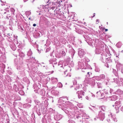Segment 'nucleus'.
I'll use <instances>...</instances> for the list:
<instances>
[{
	"label": "nucleus",
	"mask_w": 123,
	"mask_h": 123,
	"mask_svg": "<svg viewBox=\"0 0 123 123\" xmlns=\"http://www.w3.org/2000/svg\"><path fill=\"white\" fill-rule=\"evenodd\" d=\"M100 111L99 112L98 118L100 120L103 121L105 118V114L104 112L105 111V106H102L99 107Z\"/></svg>",
	"instance_id": "1"
},
{
	"label": "nucleus",
	"mask_w": 123,
	"mask_h": 123,
	"mask_svg": "<svg viewBox=\"0 0 123 123\" xmlns=\"http://www.w3.org/2000/svg\"><path fill=\"white\" fill-rule=\"evenodd\" d=\"M83 84L86 86H87L88 84H90L92 86H93L95 84V82L92 81L91 79L87 78H86L84 81H83Z\"/></svg>",
	"instance_id": "2"
},
{
	"label": "nucleus",
	"mask_w": 123,
	"mask_h": 123,
	"mask_svg": "<svg viewBox=\"0 0 123 123\" xmlns=\"http://www.w3.org/2000/svg\"><path fill=\"white\" fill-rule=\"evenodd\" d=\"M104 47V45L102 44L96 46L95 51V53L96 54H100L103 51Z\"/></svg>",
	"instance_id": "3"
},
{
	"label": "nucleus",
	"mask_w": 123,
	"mask_h": 123,
	"mask_svg": "<svg viewBox=\"0 0 123 123\" xmlns=\"http://www.w3.org/2000/svg\"><path fill=\"white\" fill-rule=\"evenodd\" d=\"M15 64L16 66V68L18 70H21L23 69V62L22 61L18 62L17 64L15 63Z\"/></svg>",
	"instance_id": "4"
},
{
	"label": "nucleus",
	"mask_w": 123,
	"mask_h": 123,
	"mask_svg": "<svg viewBox=\"0 0 123 123\" xmlns=\"http://www.w3.org/2000/svg\"><path fill=\"white\" fill-rule=\"evenodd\" d=\"M109 90L104 89L103 90L101 91V97L102 98H101L102 99L104 98L105 95L107 96L109 95Z\"/></svg>",
	"instance_id": "5"
},
{
	"label": "nucleus",
	"mask_w": 123,
	"mask_h": 123,
	"mask_svg": "<svg viewBox=\"0 0 123 123\" xmlns=\"http://www.w3.org/2000/svg\"><path fill=\"white\" fill-rule=\"evenodd\" d=\"M120 81L117 78H114V82L119 86H123V78H120Z\"/></svg>",
	"instance_id": "6"
},
{
	"label": "nucleus",
	"mask_w": 123,
	"mask_h": 123,
	"mask_svg": "<svg viewBox=\"0 0 123 123\" xmlns=\"http://www.w3.org/2000/svg\"><path fill=\"white\" fill-rule=\"evenodd\" d=\"M100 57V60L102 62L104 63L106 62L107 59H108V58L107 56V54L105 53H102L101 54Z\"/></svg>",
	"instance_id": "7"
},
{
	"label": "nucleus",
	"mask_w": 123,
	"mask_h": 123,
	"mask_svg": "<svg viewBox=\"0 0 123 123\" xmlns=\"http://www.w3.org/2000/svg\"><path fill=\"white\" fill-rule=\"evenodd\" d=\"M78 98L82 100L84 97L85 92L83 91H78L77 92Z\"/></svg>",
	"instance_id": "8"
},
{
	"label": "nucleus",
	"mask_w": 123,
	"mask_h": 123,
	"mask_svg": "<svg viewBox=\"0 0 123 123\" xmlns=\"http://www.w3.org/2000/svg\"><path fill=\"white\" fill-rule=\"evenodd\" d=\"M116 67L118 71H120L123 74V65L118 62L116 65Z\"/></svg>",
	"instance_id": "9"
},
{
	"label": "nucleus",
	"mask_w": 123,
	"mask_h": 123,
	"mask_svg": "<svg viewBox=\"0 0 123 123\" xmlns=\"http://www.w3.org/2000/svg\"><path fill=\"white\" fill-rule=\"evenodd\" d=\"M62 110L67 114L70 115L72 116V110L70 108H63Z\"/></svg>",
	"instance_id": "10"
},
{
	"label": "nucleus",
	"mask_w": 123,
	"mask_h": 123,
	"mask_svg": "<svg viewBox=\"0 0 123 123\" xmlns=\"http://www.w3.org/2000/svg\"><path fill=\"white\" fill-rule=\"evenodd\" d=\"M68 100V98L66 97H62L58 99V102L59 103L64 104Z\"/></svg>",
	"instance_id": "11"
},
{
	"label": "nucleus",
	"mask_w": 123,
	"mask_h": 123,
	"mask_svg": "<svg viewBox=\"0 0 123 123\" xmlns=\"http://www.w3.org/2000/svg\"><path fill=\"white\" fill-rule=\"evenodd\" d=\"M85 54V53L84 50L81 48L78 49V54L80 58L82 57Z\"/></svg>",
	"instance_id": "12"
},
{
	"label": "nucleus",
	"mask_w": 123,
	"mask_h": 123,
	"mask_svg": "<svg viewBox=\"0 0 123 123\" xmlns=\"http://www.w3.org/2000/svg\"><path fill=\"white\" fill-rule=\"evenodd\" d=\"M12 40H10L9 41L10 42V46L11 48L13 50H15L16 48V46L15 44L12 42H11Z\"/></svg>",
	"instance_id": "13"
},
{
	"label": "nucleus",
	"mask_w": 123,
	"mask_h": 123,
	"mask_svg": "<svg viewBox=\"0 0 123 123\" xmlns=\"http://www.w3.org/2000/svg\"><path fill=\"white\" fill-rule=\"evenodd\" d=\"M49 64H52L53 65L54 68L55 66L57 65V63L56 62H55L56 61V59H51L49 60Z\"/></svg>",
	"instance_id": "14"
},
{
	"label": "nucleus",
	"mask_w": 123,
	"mask_h": 123,
	"mask_svg": "<svg viewBox=\"0 0 123 123\" xmlns=\"http://www.w3.org/2000/svg\"><path fill=\"white\" fill-rule=\"evenodd\" d=\"M62 118V115L58 113L57 115L54 116V119L56 120H59Z\"/></svg>",
	"instance_id": "15"
},
{
	"label": "nucleus",
	"mask_w": 123,
	"mask_h": 123,
	"mask_svg": "<svg viewBox=\"0 0 123 123\" xmlns=\"http://www.w3.org/2000/svg\"><path fill=\"white\" fill-rule=\"evenodd\" d=\"M78 66L80 68H83L84 67V63L82 62H78Z\"/></svg>",
	"instance_id": "16"
},
{
	"label": "nucleus",
	"mask_w": 123,
	"mask_h": 123,
	"mask_svg": "<svg viewBox=\"0 0 123 123\" xmlns=\"http://www.w3.org/2000/svg\"><path fill=\"white\" fill-rule=\"evenodd\" d=\"M32 54V53L31 50V49H30L29 51H28V53L27 54V56H28L29 57L28 59H35L34 58H33V57L31 56V55Z\"/></svg>",
	"instance_id": "17"
},
{
	"label": "nucleus",
	"mask_w": 123,
	"mask_h": 123,
	"mask_svg": "<svg viewBox=\"0 0 123 123\" xmlns=\"http://www.w3.org/2000/svg\"><path fill=\"white\" fill-rule=\"evenodd\" d=\"M95 80H100V76H94L91 78V80L92 81H95Z\"/></svg>",
	"instance_id": "18"
},
{
	"label": "nucleus",
	"mask_w": 123,
	"mask_h": 123,
	"mask_svg": "<svg viewBox=\"0 0 123 123\" xmlns=\"http://www.w3.org/2000/svg\"><path fill=\"white\" fill-rule=\"evenodd\" d=\"M115 94H116L118 95H121L123 94V91L121 90L120 89H118L117 91L115 92Z\"/></svg>",
	"instance_id": "19"
},
{
	"label": "nucleus",
	"mask_w": 123,
	"mask_h": 123,
	"mask_svg": "<svg viewBox=\"0 0 123 123\" xmlns=\"http://www.w3.org/2000/svg\"><path fill=\"white\" fill-rule=\"evenodd\" d=\"M47 120V121H48L49 123H53L52 121L51 116L50 115L48 114V115Z\"/></svg>",
	"instance_id": "20"
},
{
	"label": "nucleus",
	"mask_w": 123,
	"mask_h": 123,
	"mask_svg": "<svg viewBox=\"0 0 123 123\" xmlns=\"http://www.w3.org/2000/svg\"><path fill=\"white\" fill-rule=\"evenodd\" d=\"M117 96L116 95H113L111 97H110V99L111 101H115L117 99Z\"/></svg>",
	"instance_id": "21"
},
{
	"label": "nucleus",
	"mask_w": 123,
	"mask_h": 123,
	"mask_svg": "<svg viewBox=\"0 0 123 123\" xmlns=\"http://www.w3.org/2000/svg\"><path fill=\"white\" fill-rule=\"evenodd\" d=\"M25 55V54L22 52H19V56H20L21 58L20 59L21 61H22V58L23 57H24Z\"/></svg>",
	"instance_id": "22"
},
{
	"label": "nucleus",
	"mask_w": 123,
	"mask_h": 123,
	"mask_svg": "<svg viewBox=\"0 0 123 123\" xmlns=\"http://www.w3.org/2000/svg\"><path fill=\"white\" fill-rule=\"evenodd\" d=\"M1 61L3 62H5L6 61V57L3 55H1L0 58Z\"/></svg>",
	"instance_id": "23"
},
{
	"label": "nucleus",
	"mask_w": 123,
	"mask_h": 123,
	"mask_svg": "<svg viewBox=\"0 0 123 123\" xmlns=\"http://www.w3.org/2000/svg\"><path fill=\"white\" fill-rule=\"evenodd\" d=\"M50 80L52 81V82L53 83L57 82L58 80L57 78H55L54 77L51 78L50 79Z\"/></svg>",
	"instance_id": "24"
},
{
	"label": "nucleus",
	"mask_w": 123,
	"mask_h": 123,
	"mask_svg": "<svg viewBox=\"0 0 123 123\" xmlns=\"http://www.w3.org/2000/svg\"><path fill=\"white\" fill-rule=\"evenodd\" d=\"M85 68L89 69H92V68L91 66L87 63H85Z\"/></svg>",
	"instance_id": "25"
},
{
	"label": "nucleus",
	"mask_w": 123,
	"mask_h": 123,
	"mask_svg": "<svg viewBox=\"0 0 123 123\" xmlns=\"http://www.w3.org/2000/svg\"><path fill=\"white\" fill-rule=\"evenodd\" d=\"M83 36L85 39L88 40H90L91 39V38L89 36L87 35H84Z\"/></svg>",
	"instance_id": "26"
},
{
	"label": "nucleus",
	"mask_w": 123,
	"mask_h": 123,
	"mask_svg": "<svg viewBox=\"0 0 123 123\" xmlns=\"http://www.w3.org/2000/svg\"><path fill=\"white\" fill-rule=\"evenodd\" d=\"M100 80H104L105 79V76L104 74H100L99 75Z\"/></svg>",
	"instance_id": "27"
},
{
	"label": "nucleus",
	"mask_w": 123,
	"mask_h": 123,
	"mask_svg": "<svg viewBox=\"0 0 123 123\" xmlns=\"http://www.w3.org/2000/svg\"><path fill=\"white\" fill-rule=\"evenodd\" d=\"M112 106L113 107H115V109L116 111V112L117 113H118L119 111V108H118V107L117 106H117L115 105V104L114 105H112Z\"/></svg>",
	"instance_id": "28"
},
{
	"label": "nucleus",
	"mask_w": 123,
	"mask_h": 123,
	"mask_svg": "<svg viewBox=\"0 0 123 123\" xmlns=\"http://www.w3.org/2000/svg\"><path fill=\"white\" fill-rule=\"evenodd\" d=\"M76 31L77 33L81 34H83V31L82 30L80 29L77 30Z\"/></svg>",
	"instance_id": "29"
},
{
	"label": "nucleus",
	"mask_w": 123,
	"mask_h": 123,
	"mask_svg": "<svg viewBox=\"0 0 123 123\" xmlns=\"http://www.w3.org/2000/svg\"><path fill=\"white\" fill-rule=\"evenodd\" d=\"M101 92H100V90H99L96 93V96L98 97H101Z\"/></svg>",
	"instance_id": "30"
},
{
	"label": "nucleus",
	"mask_w": 123,
	"mask_h": 123,
	"mask_svg": "<svg viewBox=\"0 0 123 123\" xmlns=\"http://www.w3.org/2000/svg\"><path fill=\"white\" fill-rule=\"evenodd\" d=\"M80 111L83 116L84 117H85L86 116L85 111L83 110H81Z\"/></svg>",
	"instance_id": "31"
},
{
	"label": "nucleus",
	"mask_w": 123,
	"mask_h": 123,
	"mask_svg": "<svg viewBox=\"0 0 123 123\" xmlns=\"http://www.w3.org/2000/svg\"><path fill=\"white\" fill-rule=\"evenodd\" d=\"M97 86L98 88H99L100 89H101L102 87V84L99 82L97 83Z\"/></svg>",
	"instance_id": "32"
},
{
	"label": "nucleus",
	"mask_w": 123,
	"mask_h": 123,
	"mask_svg": "<svg viewBox=\"0 0 123 123\" xmlns=\"http://www.w3.org/2000/svg\"><path fill=\"white\" fill-rule=\"evenodd\" d=\"M89 60L86 57H85L83 59V61L84 62H85V63H86V62H89Z\"/></svg>",
	"instance_id": "33"
},
{
	"label": "nucleus",
	"mask_w": 123,
	"mask_h": 123,
	"mask_svg": "<svg viewBox=\"0 0 123 123\" xmlns=\"http://www.w3.org/2000/svg\"><path fill=\"white\" fill-rule=\"evenodd\" d=\"M72 117H74L75 118H77V119H78L80 118V116H79L78 115H74V114H72Z\"/></svg>",
	"instance_id": "34"
},
{
	"label": "nucleus",
	"mask_w": 123,
	"mask_h": 123,
	"mask_svg": "<svg viewBox=\"0 0 123 123\" xmlns=\"http://www.w3.org/2000/svg\"><path fill=\"white\" fill-rule=\"evenodd\" d=\"M115 105L117 106L118 105L120 106L121 105V103L119 101H116L115 103Z\"/></svg>",
	"instance_id": "35"
},
{
	"label": "nucleus",
	"mask_w": 123,
	"mask_h": 123,
	"mask_svg": "<svg viewBox=\"0 0 123 123\" xmlns=\"http://www.w3.org/2000/svg\"><path fill=\"white\" fill-rule=\"evenodd\" d=\"M92 73L91 72H88L87 73V74L86 75V76L87 78L88 77H89L90 78V77H92Z\"/></svg>",
	"instance_id": "36"
},
{
	"label": "nucleus",
	"mask_w": 123,
	"mask_h": 123,
	"mask_svg": "<svg viewBox=\"0 0 123 123\" xmlns=\"http://www.w3.org/2000/svg\"><path fill=\"white\" fill-rule=\"evenodd\" d=\"M95 71L96 72H99L100 70V69L98 66H96L95 69Z\"/></svg>",
	"instance_id": "37"
},
{
	"label": "nucleus",
	"mask_w": 123,
	"mask_h": 123,
	"mask_svg": "<svg viewBox=\"0 0 123 123\" xmlns=\"http://www.w3.org/2000/svg\"><path fill=\"white\" fill-rule=\"evenodd\" d=\"M122 45V43L120 42H119L116 45L118 48H120L121 47Z\"/></svg>",
	"instance_id": "38"
},
{
	"label": "nucleus",
	"mask_w": 123,
	"mask_h": 123,
	"mask_svg": "<svg viewBox=\"0 0 123 123\" xmlns=\"http://www.w3.org/2000/svg\"><path fill=\"white\" fill-rule=\"evenodd\" d=\"M53 93L55 96H57L59 94V92L57 91H53Z\"/></svg>",
	"instance_id": "39"
},
{
	"label": "nucleus",
	"mask_w": 123,
	"mask_h": 123,
	"mask_svg": "<svg viewBox=\"0 0 123 123\" xmlns=\"http://www.w3.org/2000/svg\"><path fill=\"white\" fill-rule=\"evenodd\" d=\"M14 89L15 91L16 92L18 91L19 90L18 87H17L16 85H15L14 86Z\"/></svg>",
	"instance_id": "40"
},
{
	"label": "nucleus",
	"mask_w": 123,
	"mask_h": 123,
	"mask_svg": "<svg viewBox=\"0 0 123 123\" xmlns=\"http://www.w3.org/2000/svg\"><path fill=\"white\" fill-rule=\"evenodd\" d=\"M27 102L31 103V100L30 98H27L26 100Z\"/></svg>",
	"instance_id": "41"
},
{
	"label": "nucleus",
	"mask_w": 123,
	"mask_h": 123,
	"mask_svg": "<svg viewBox=\"0 0 123 123\" xmlns=\"http://www.w3.org/2000/svg\"><path fill=\"white\" fill-rule=\"evenodd\" d=\"M109 90V93L110 95H111V94L112 93H113L115 94V92H114V90L110 88V89Z\"/></svg>",
	"instance_id": "42"
},
{
	"label": "nucleus",
	"mask_w": 123,
	"mask_h": 123,
	"mask_svg": "<svg viewBox=\"0 0 123 123\" xmlns=\"http://www.w3.org/2000/svg\"><path fill=\"white\" fill-rule=\"evenodd\" d=\"M5 22L4 21H0V29L1 27L3 26L4 25Z\"/></svg>",
	"instance_id": "43"
},
{
	"label": "nucleus",
	"mask_w": 123,
	"mask_h": 123,
	"mask_svg": "<svg viewBox=\"0 0 123 123\" xmlns=\"http://www.w3.org/2000/svg\"><path fill=\"white\" fill-rule=\"evenodd\" d=\"M112 60L110 58H108V59H107L106 61V62L108 63H112Z\"/></svg>",
	"instance_id": "44"
},
{
	"label": "nucleus",
	"mask_w": 123,
	"mask_h": 123,
	"mask_svg": "<svg viewBox=\"0 0 123 123\" xmlns=\"http://www.w3.org/2000/svg\"><path fill=\"white\" fill-rule=\"evenodd\" d=\"M111 117L112 118V119L114 121H117V119L116 117L114 116H113V115H112L111 114Z\"/></svg>",
	"instance_id": "45"
},
{
	"label": "nucleus",
	"mask_w": 123,
	"mask_h": 123,
	"mask_svg": "<svg viewBox=\"0 0 123 123\" xmlns=\"http://www.w3.org/2000/svg\"><path fill=\"white\" fill-rule=\"evenodd\" d=\"M18 93L21 95H23L24 94V92L22 90H20Z\"/></svg>",
	"instance_id": "46"
},
{
	"label": "nucleus",
	"mask_w": 123,
	"mask_h": 123,
	"mask_svg": "<svg viewBox=\"0 0 123 123\" xmlns=\"http://www.w3.org/2000/svg\"><path fill=\"white\" fill-rule=\"evenodd\" d=\"M25 13L26 16H29L31 14V13L30 11H26L25 12Z\"/></svg>",
	"instance_id": "47"
},
{
	"label": "nucleus",
	"mask_w": 123,
	"mask_h": 123,
	"mask_svg": "<svg viewBox=\"0 0 123 123\" xmlns=\"http://www.w3.org/2000/svg\"><path fill=\"white\" fill-rule=\"evenodd\" d=\"M57 86L59 87H62V85L61 82H59L57 84Z\"/></svg>",
	"instance_id": "48"
},
{
	"label": "nucleus",
	"mask_w": 123,
	"mask_h": 123,
	"mask_svg": "<svg viewBox=\"0 0 123 123\" xmlns=\"http://www.w3.org/2000/svg\"><path fill=\"white\" fill-rule=\"evenodd\" d=\"M10 11L11 12V14H14L15 12V10L13 8H11L10 10Z\"/></svg>",
	"instance_id": "49"
},
{
	"label": "nucleus",
	"mask_w": 123,
	"mask_h": 123,
	"mask_svg": "<svg viewBox=\"0 0 123 123\" xmlns=\"http://www.w3.org/2000/svg\"><path fill=\"white\" fill-rule=\"evenodd\" d=\"M0 13H2V14H3L6 13V12L5 10H1L0 11Z\"/></svg>",
	"instance_id": "50"
},
{
	"label": "nucleus",
	"mask_w": 123,
	"mask_h": 123,
	"mask_svg": "<svg viewBox=\"0 0 123 123\" xmlns=\"http://www.w3.org/2000/svg\"><path fill=\"white\" fill-rule=\"evenodd\" d=\"M73 85L74 86L76 84L77 82L76 80H75V79H74V80H73Z\"/></svg>",
	"instance_id": "51"
},
{
	"label": "nucleus",
	"mask_w": 123,
	"mask_h": 123,
	"mask_svg": "<svg viewBox=\"0 0 123 123\" xmlns=\"http://www.w3.org/2000/svg\"><path fill=\"white\" fill-rule=\"evenodd\" d=\"M12 19H10L9 21V25L12 26V24H13V22L12 21Z\"/></svg>",
	"instance_id": "52"
},
{
	"label": "nucleus",
	"mask_w": 123,
	"mask_h": 123,
	"mask_svg": "<svg viewBox=\"0 0 123 123\" xmlns=\"http://www.w3.org/2000/svg\"><path fill=\"white\" fill-rule=\"evenodd\" d=\"M34 101L35 103L37 105L40 103V101L38 100H36Z\"/></svg>",
	"instance_id": "53"
},
{
	"label": "nucleus",
	"mask_w": 123,
	"mask_h": 123,
	"mask_svg": "<svg viewBox=\"0 0 123 123\" xmlns=\"http://www.w3.org/2000/svg\"><path fill=\"white\" fill-rule=\"evenodd\" d=\"M69 123H75V122L74 121L71 119L69 120Z\"/></svg>",
	"instance_id": "54"
},
{
	"label": "nucleus",
	"mask_w": 123,
	"mask_h": 123,
	"mask_svg": "<svg viewBox=\"0 0 123 123\" xmlns=\"http://www.w3.org/2000/svg\"><path fill=\"white\" fill-rule=\"evenodd\" d=\"M76 85V88H74V89L76 90H77V89H79L80 88V86L78 84L77 85Z\"/></svg>",
	"instance_id": "55"
},
{
	"label": "nucleus",
	"mask_w": 123,
	"mask_h": 123,
	"mask_svg": "<svg viewBox=\"0 0 123 123\" xmlns=\"http://www.w3.org/2000/svg\"><path fill=\"white\" fill-rule=\"evenodd\" d=\"M25 106H26L27 108H29L31 106V105L29 104H25Z\"/></svg>",
	"instance_id": "56"
},
{
	"label": "nucleus",
	"mask_w": 123,
	"mask_h": 123,
	"mask_svg": "<svg viewBox=\"0 0 123 123\" xmlns=\"http://www.w3.org/2000/svg\"><path fill=\"white\" fill-rule=\"evenodd\" d=\"M48 0V1H46V2H47V4L49 5V4H51V1L50 0Z\"/></svg>",
	"instance_id": "57"
},
{
	"label": "nucleus",
	"mask_w": 123,
	"mask_h": 123,
	"mask_svg": "<svg viewBox=\"0 0 123 123\" xmlns=\"http://www.w3.org/2000/svg\"><path fill=\"white\" fill-rule=\"evenodd\" d=\"M86 98L88 100H90V96L88 97V96H87L86 97Z\"/></svg>",
	"instance_id": "58"
},
{
	"label": "nucleus",
	"mask_w": 123,
	"mask_h": 123,
	"mask_svg": "<svg viewBox=\"0 0 123 123\" xmlns=\"http://www.w3.org/2000/svg\"><path fill=\"white\" fill-rule=\"evenodd\" d=\"M10 16H9L8 15H7V16H6V18L5 17V18H6L7 19H9V17H10Z\"/></svg>",
	"instance_id": "59"
},
{
	"label": "nucleus",
	"mask_w": 123,
	"mask_h": 123,
	"mask_svg": "<svg viewBox=\"0 0 123 123\" xmlns=\"http://www.w3.org/2000/svg\"><path fill=\"white\" fill-rule=\"evenodd\" d=\"M3 46L2 43L1 41H0V47H2Z\"/></svg>",
	"instance_id": "60"
},
{
	"label": "nucleus",
	"mask_w": 123,
	"mask_h": 123,
	"mask_svg": "<svg viewBox=\"0 0 123 123\" xmlns=\"http://www.w3.org/2000/svg\"><path fill=\"white\" fill-rule=\"evenodd\" d=\"M34 88V89L36 90H37V86L36 85H34L33 86Z\"/></svg>",
	"instance_id": "61"
},
{
	"label": "nucleus",
	"mask_w": 123,
	"mask_h": 123,
	"mask_svg": "<svg viewBox=\"0 0 123 123\" xmlns=\"http://www.w3.org/2000/svg\"><path fill=\"white\" fill-rule=\"evenodd\" d=\"M90 96H91L93 97H95V95L92 93H91L89 95Z\"/></svg>",
	"instance_id": "62"
},
{
	"label": "nucleus",
	"mask_w": 123,
	"mask_h": 123,
	"mask_svg": "<svg viewBox=\"0 0 123 123\" xmlns=\"http://www.w3.org/2000/svg\"><path fill=\"white\" fill-rule=\"evenodd\" d=\"M66 55V54L65 52L63 51H62V55L64 56H65Z\"/></svg>",
	"instance_id": "63"
},
{
	"label": "nucleus",
	"mask_w": 123,
	"mask_h": 123,
	"mask_svg": "<svg viewBox=\"0 0 123 123\" xmlns=\"http://www.w3.org/2000/svg\"><path fill=\"white\" fill-rule=\"evenodd\" d=\"M120 110L121 111L123 112V106H122L120 109Z\"/></svg>",
	"instance_id": "64"
}]
</instances>
